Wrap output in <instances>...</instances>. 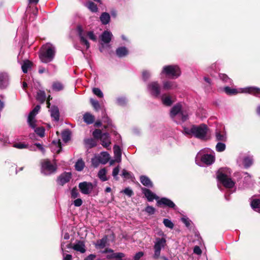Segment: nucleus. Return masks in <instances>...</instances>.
Wrapping results in <instances>:
<instances>
[{"label": "nucleus", "instance_id": "obj_1", "mask_svg": "<svg viewBox=\"0 0 260 260\" xmlns=\"http://www.w3.org/2000/svg\"><path fill=\"white\" fill-rule=\"evenodd\" d=\"M208 131V127L204 124L193 125L190 127H184L183 133L188 136L194 137L201 140L206 138Z\"/></svg>", "mask_w": 260, "mask_h": 260}, {"label": "nucleus", "instance_id": "obj_2", "mask_svg": "<svg viewBox=\"0 0 260 260\" xmlns=\"http://www.w3.org/2000/svg\"><path fill=\"white\" fill-rule=\"evenodd\" d=\"M209 149H204L200 151L196 157V163L200 166L203 165H210L213 164L215 160L214 156L211 154H209Z\"/></svg>", "mask_w": 260, "mask_h": 260}, {"label": "nucleus", "instance_id": "obj_3", "mask_svg": "<svg viewBox=\"0 0 260 260\" xmlns=\"http://www.w3.org/2000/svg\"><path fill=\"white\" fill-rule=\"evenodd\" d=\"M55 53V47L52 44L47 43L43 46L39 57L42 62L48 63L53 59Z\"/></svg>", "mask_w": 260, "mask_h": 260}, {"label": "nucleus", "instance_id": "obj_4", "mask_svg": "<svg viewBox=\"0 0 260 260\" xmlns=\"http://www.w3.org/2000/svg\"><path fill=\"white\" fill-rule=\"evenodd\" d=\"M223 90L226 94L230 95L236 94L238 93H248L255 95H260V89L255 87H248L236 89L226 86L224 88Z\"/></svg>", "mask_w": 260, "mask_h": 260}, {"label": "nucleus", "instance_id": "obj_5", "mask_svg": "<svg viewBox=\"0 0 260 260\" xmlns=\"http://www.w3.org/2000/svg\"><path fill=\"white\" fill-rule=\"evenodd\" d=\"M77 31L78 35L80 37V42L82 45H84L86 46V49H88L90 47L89 43L87 40L86 37H88L89 39L93 41H96L97 38L96 36L94 34L92 31H88L86 32H83L82 27L80 26L77 27Z\"/></svg>", "mask_w": 260, "mask_h": 260}, {"label": "nucleus", "instance_id": "obj_6", "mask_svg": "<svg viewBox=\"0 0 260 260\" xmlns=\"http://www.w3.org/2000/svg\"><path fill=\"white\" fill-rule=\"evenodd\" d=\"M171 117L177 120L176 118L185 121L188 119V115L182 110V107L180 104H177L172 107L170 111Z\"/></svg>", "mask_w": 260, "mask_h": 260}, {"label": "nucleus", "instance_id": "obj_7", "mask_svg": "<svg viewBox=\"0 0 260 260\" xmlns=\"http://www.w3.org/2000/svg\"><path fill=\"white\" fill-rule=\"evenodd\" d=\"M227 171L226 169H219L217 173V178L225 187L232 188L235 185V182L225 174Z\"/></svg>", "mask_w": 260, "mask_h": 260}, {"label": "nucleus", "instance_id": "obj_8", "mask_svg": "<svg viewBox=\"0 0 260 260\" xmlns=\"http://www.w3.org/2000/svg\"><path fill=\"white\" fill-rule=\"evenodd\" d=\"M181 72L177 66H165L161 71V74H165L166 76L172 79L177 78L180 75Z\"/></svg>", "mask_w": 260, "mask_h": 260}, {"label": "nucleus", "instance_id": "obj_9", "mask_svg": "<svg viewBox=\"0 0 260 260\" xmlns=\"http://www.w3.org/2000/svg\"><path fill=\"white\" fill-rule=\"evenodd\" d=\"M56 167L52 164L48 159L44 160L42 162L41 172L45 175H50L55 172Z\"/></svg>", "mask_w": 260, "mask_h": 260}, {"label": "nucleus", "instance_id": "obj_10", "mask_svg": "<svg viewBox=\"0 0 260 260\" xmlns=\"http://www.w3.org/2000/svg\"><path fill=\"white\" fill-rule=\"evenodd\" d=\"M166 245V240L164 238H156L154 245V253L153 257L158 258L160 254L161 249Z\"/></svg>", "mask_w": 260, "mask_h": 260}, {"label": "nucleus", "instance_id": "obj_11", "mask_svg": "<svg viewBox=\"0 0 260 260\" xmlns=\"http://www.w3.org/2000/svg\"><path fill=\"white\" fill-rule=\"evenodd\" d=\"M147 90L149 93L154 97H157L160 93V87L157 82L153 81L147 85Z\"/></svg>", "mask_w": 260, "mask_h": 260}, {"label": "nucleus", "instance_id": "obj_12", "mask_svg": "<svg viewBox=\"0 0 260 260\" xmlns=\"http://www.w3.org/2000/svg\"><path fill=\"white\" fill-rule=\"evenodd\" d=\"M40 109V106L39 105L36 106L35 108L30 112L27 121L29 126L32 128L36 127V122H37L35 119V116L38 114V112Z\"/></svg>", "mask_w": 260, "mask_h": 260}, {"label": "nucleus", "instance_id": "obj_13", "mask_svg": "<svg viewBox=\"0 0 260 260\" xmlns=\"http://www.w3.org/2000/svg\"><path fill=\"white\" fill-rule=\"evenodd\" d=\"M79 187L81 192L85 194H88L93 189V185L91 183L83 182L80 183L79 185Z\"/></svg>", "mask_w": 260, "mask_h": 260}, {"label": "nucleus", "instance_id": "obj_14", "mask_svg": "<svg viewBox=\"0 0 260 260\" xmlns=\"http://www.w3.org/2000/svg\"><path fill=\"white\" fill-rule=\"evenodd\" d=\"M10 78L5 72L0 73V88H6L9 84Z\"/></svg>", "mask_w": 260, "mask_h": 260}, {"label": "nucleus", "instance_id": "obj_15", "mask_svg": "<svg viewBox=\"0 0 260 260\" xmlns=\"http://www.w3.org/2000/svg\"><path fill=\"white\" fill-rule=\"evenodd\" d=\"M72 174L71 173H64L60 175L57 179V182L59 184L63 185L69 182L71 178Z\"/></svg>", "mask_w": 260, "mask_h": 260}, {"label": "nucleus", "instance_id": "obj_16", "mask_svg": "<svg viewBox=\"0 0 260 260\" xmlns=\"http://www.w3.org/2000/svg\"><path fill=\"white\" fill-rule=\"evenodd\" d=\"M101 144L102 146L106 148L110 147L111 144V140L109 134L104 133L101 137Z\"/></svg>", "mask_w": 260, "mask_h": 260}, {"label": "nucleus", "instance_id": "obj_17", "mask_svg": "<svg viewBox=\"0 0 260 260\" xmlns=\"http://www.w3.org/2000/svg\"><path fill=\"white\" fill-rule=\"evenodd\" d=\"M112 36L110 31L106 30L101 35L100 38L102 42L107 44L111 41Z\"/></svg>", "mask_w": 260, "mask_h": 260}, {"label": "nucleus", "instance_id": "obj_18", "mask_svg": "<svg viewBox=\"0 0 260 260\" xmlns=\"http://www.w3.org/2000/svg\"><path fill=\"white\" fill-rule=\"evenodd\" d=\"M142 191L149 201H152L154 199H158V197L150 190L147 188H143Z\"/></svg>", "mask_w": 260, "mask_h": 260}, {"label": "nucleus", "instance_id": "obj_19", "mask_svg": "<svg viewBox=\"0 0 260 260\" xmlns=\"http://www.w3.org/2000/svg\"><path fill=\"white\" fill-rule=\"evenodd\" d=\"M100 161L102 164H106L109 161L110 158V154L107 152H102L98 156Z\"/></svg>", "mask_w": 260, "mask_h": 260}, {"label": "nucleus", "instance_id": "obj_20", "mask_svg": "<svg viewBox=\"0 0 260 260\" xmlns=\"http://www.w3.org/2000/svg\"><path fill=\"white\" fill-rule=\"evenodd\" d=\"M157 204L159 205H164L170 208H174L175 206L172 201L165 198H161L160 200H158Z\"/></svg>", "mask_w": 260, "mask_h": 260}, {"label": "nucleus", "instance_id": "obj_21", "mask_svg": "<svg viewBox=\"0 0 260 260\" xmlns=\"http://www.w3.org/2000/svg\"><path fill=\"white\" fill-rule=\"evenodd\" d=\"M114 158H116V162H120L121 161V150L119 146L115 145L113 147Z\"/></svg>", "mask_w": 260, "mask_h": 260}, {"label": "nucleus", "instance_id": "obj_22", "mask_svg": "<svg viewBox=\"0 0 260 260\" xmlns=\"http://www.w3.org/2000/svg\"><path fill=\"white\" fill-rule=\"evenodd\" d=\"M128 53L127 48L125 47H118L116 50V55L119 57H123L127 55Z\"/></svg>", "mask_w": 260, "mask_h": 260}, {"label": "nucleus", "instance_id": "obj_23", "mask_svg": "<svg viewBox=\"0 0 260 260\" xmlns=\"http://www.w3.org/2000/svg\"><path fill=\"white\" fill-rule=\"evenodd\" d=\"M73 248L77 251H79L81 253H84L86 251L84 244L81 241H78L75 244L73 247Z\"/></svg>", "mask_w": 260, "mask_h": 260}, {"label": "nucleus", "instance_id": "obj_24", "mask_svg": "<svg viewBox=\"0 0 260 260\" xmlns=\"http://www.w3.org/2000/svg\"><path fill=\"white\" fill-rule=\"evenodd\" d=\"M51 149L53 152L59 153L61 151V143L60 140L58 141L55 142L53 141L51 144Z\"/></svg>", "mask_w": 260, "mask_h": 260}, {"label": "nucleus", "instance_id": "obj_25", "mask_svg": "<svg viewBox=\"0 0 260 260\" xmlns=\"http://www.w3.org/2000/svg\"><path fill=\"white\" fill-rule=\"evenodd\" d=\"M107 238L105 237L101 240L97 241L95 244V246L96 249H103L107 245Z\"/></svg>", "mask_w": 260, "mask_h": 260}, {"label": "nucleus", "instance_id": "obj_26", "mask_svg": "<svg viewBox=\"0 0 260 260\" xmlns=\"http://www.w3.org/2000/svg\"><path fill=\"white\" fill-rule=\"evenodd\" d=\"M177 87V84L175 82L166 81L163 82V88L165 90L173 89Z\"/></svg>", "mask_w": 260, "mask_h": 260}, {"label": "nucleus", "instance_id": "obj_27", "mask_svg": "<svg viewBox=\"0 0 260 260\" xmlns=\"http://www.w3.org/2000/svg\"><path fill=\"white\" fill-rule=\"evenodd\" d=\"M50 114L51 117L55 121H58L59 117V110L57 107L53 106L50 109Z\"/></svg>", "mask_w": 260, "mask_h": 260}, {"label": "nucleus", "instance_id": "obj_28", "mask_svg": "<svg viewBox=\"0 0 260 260\" xmlns=\"http://www.w3.org/2000/svg\"><path fill=\"white\" fill-rule=\"evenodd\" d=\"M140 181L143 185L147 187H152V183L150 179L146 176L140 177Z\"/></svg>", "mask_w": 260, "mask_h": 260}, {"label": "nucleus", "instance_id": "obj_29", "mask_svg": "<svg viewBox=\"0 0 260 260\" xmlns=\"http://www.w3.org/2000/svg\"><path fill=\"white\" fill-rule=\"evenodd\" d=\"M253 163L252 156H246L243 158V164L245 168L249 167Z\"/></svg>", "mask_w": 260, "mask_h": 260}, {"label": "nucleus", "instance_id": "obj_30", "mask_svg": "<svg viewBox=\"0 0 260 260\" xmlns=\"http://www.w3.org/2000/svg\"><path fill=\"white\" fill-rule=\"evenodd\" d=\"M162 103L166 106H170L174 101L170 96L164 95L161 98Z\"/></svg>", "mask_w": 260, "mask_h": 260}, {"label": "nucleus", "instance_id": "obj_31", "mask_svg": "<svg viewBox=\"0 0 260 260\" xmlns=\"http://www.w3.org/2000/svg\"><path fill=\"white\" fill-rule=\"evenodd\" d=\"M251 206L253 209L255 211H259L260 210V200L254 199L251 202Z\"/></svg>", "mask_w": 260, "mask_h": 260}, {"label": "nucleus", "instance_id": "obj_32", "mask_svg": "<svg viewBox=\"0 0 260 260\" xmlns=\"http://www.w3.org/2000/svg\"><path fill=\"white\" fill-rule=\"evenodd\" d=\"M83 119L87 124H91L93 122L94 118L93 116L90 113H86L83 116Z\"/></svg>", "mask_w": 260, "mask_h": 260}, {"label": "nucleus", "instance_id": "obj_33", "mask_svg": "<svg viewBox=\"0 0 260 260\" xmlns=\"http://www.w3.org/2000/svg\"><path fill=\"white\" fill-rule=\"evenodd\" d=\"M100 19L103 24H107L109 22L110 17L108 13H103L100 17Z\"/></svg>", "mask_w": 260, "mask_h": 260}, {"label": "nucleus", "instance_id": "obj_34", "mask_svg": "<svg viewBox=\"0 0 260 260\" xmlns=\"http://www.w3.org/2000/svg\"><path fill=\"white\" fill-rule=\"evenodd\" d=\"M84 167L85 164L82 159H78L75 165V169L78 171H81Z\"/></svg>", "mask_w": 260, "mask_h": 260}, {"label": "nucleus", "instance_id": "obj_35", "mask_svg": "<svg viewBox=\"0 0 260 260\" xmlns=\"http://www.w3.org/2000/svg\"><path fill=\"white\" fill-rule=\"evenodd\" d=\"M107 171L104 168L100 170L98 173V176L100 179L103 181H105L108 180V178L106 176Z\"/></svg>", "mask_w": 260, "mask_h": 260}, {"label": "nucleus", "instance_id": "obj_36", "mask_svg": "<svg viewBox=\"0 0 260 260\" xmlns=\"http://www.w3.org/2000/svg\"><path fill=\"white\" fill-rule=\"evenodd\" d=\"M31 62L29 60H25L22 65V70L24 73H26L29 69L31 68Z\"/></svg>", "mask_w": 260, "mask_h": 260}, {"label": "nucleus", "instance_id": "obj_37", "mask_svg": "<svg viewBox=\"0 0 260 260\" xmlns=\"http://www.w3.org/2000/svg\"><path fill=\"white\" fill-rule=\"evenodd\" d=\"M37 99L41 103H43L46 99L45 93L44 91L39 90L37 92Z\"/></svg>", "mask_w": 260, "mask_h": 260}, {"label": "nucleus", "instance_id": "obj_38", "mask_svg": "<svg viewBox=\"0 0 260 260\" xmlns=\"http://www.w3.org/2000/svg\"><path fill=\"white\" fill-rule=\"evenodd\" d=\"M71 137V133L69 130H66L62 133V139L64 142H68Z\"/></svg>", "mask_w": 260, "mask_h": 260}, {"label": "nucleus", "instance_id": "obj_39", "mask_svg": "<svg viewBox=\"0 0 260 260\" xmlns=\"http://www.w3.org/2000/svg\"><path fill=\"white\" fill-rule=\"evenodd\" d=\"M86 6L92 12H96L98 11L96 5L91 2L87 3Z\"/></svg>", "mask_w": 260, "mask_h": 260}, {"label": "nucleus", "instance_id": "obj_40", "mask_svg": "<svg viewBox=\"0 0 260 260\" xmlns=\"http://www.w3.org/2000/svg\"><path fill=\"white\" fill-rule=\"evenodd\" d=\"M216 139L217 141H225L226 137L224 133H221L220 132H217L216 133Z\"/></svg>", "mask_w": 260, "mask_h": 260}, {"label": "nucleus", "instance_id": "obj_41", "mask_svg": "<svg viewBox=\"0 0 260 260\" xmlns=\"http://www.w3.org/2000/svg\"><path fill=\"white\" fill-rule=\"evenodd\" d=\"M101 252L107 253V258L108 259H111L114 258L115 253H114L113 250L111 249L107 248L105 250L101 251Z\"/></svg>", "mask_w": 260, "mask_h": 260}, {"label": "nucleus", "instance_id": "obj_42", "mask_svg": "<svg viewBox=\"0 0 260 260\" xmlns=\"http://www.w3.org/2000/svg\"><path fill=\"white\" fill-rule=\"evenodd\" d=\"M63 85L60 82H54L52 84V88L55 91H60L63 89Z\"/></svg>", "mask_w": 260, "mask_h": 260}, {"label": "nucleus", "instance_id": "obj_43", "mask_svg": "<svg viewBox=\"0 0 260 260\" xmlns=\"http://www.w3.org/2000/svg\"><path fill=\"white\" fill-rule=\"evenodd\" d=\"M85 144L89 148L96 145V142L92 139H88L85 140Z\"/></svg>", "mask_w": 260, "mask_h": 260}, {"label": "nucleus", "instance_id": "obj_44", "mask_svg": "<svg viewBox=\"0 0 260 260\" xmlns=\"http://www.w3.org/2000/svg\"><path fill=\"white\" fill-rule=\"evenodd\" d=\"M37 124H36V127L34 128L35 132L40 137H42L44 136V128L42 127L36 128Z\"/></svg>", "mask_w": 260, "mask_h": 260}, {"label": "nucleus", "instance_id": "obj_45", "mask_svg": "<svg viewBox=\"0 0 260 260\" xmlns=\"http://www.w3.org/2000/svg\"><path fill=\"white\" fill-rule=\"evenodd\" d=\"M225 149V145L222 143H218L216 146V149L218 152L223 151Z\"/></svg>", "mask_w": 260, "mask_h": 260}, {"label": "nucleus", "instance_id": "obj_46", "mask_svg": "<svg viewBox=\"0 0 260 260\" xmlns=\"http://www.w3.org/2000/svg\"><path fill=\"white\" fill-rule=\"evenodd\" d=\"M92 91L93 93L96 95L99 98H103V93L100 89L98 88H93L92 89Z\"/></svg>", "mask_w": 260, "mask_h": 260}, {"label": "nucleus", "instance_id": "obj_47", "mask_svg": "<svg viewBox=\"0 0 260 260\" xmlns=\"http://www.w3.org/2000/svg\"><path fill=\"white\" fill-rule=\"evenodd\" d=\"M164 224L165 225L169 228L173 229L174 227V224L173 222L168 219H165L163 221Z\"/></svg>", "mask_w": 260, "mask_h": 260}, {"label": "nucleus", "instance_id": "obj_48", "mask_svg": "<svg viewBox=\"0 0 260 260\" xmlns=\"http://www.w3.org/2000/svg\"><path fill=\"white\" fill-rule=\"evenodd\" d=\"M28 145L23 143H18L14 144L13 147L18 149H25L27 148Z\"/></svg>", "mask_w": 260, "mask_h": 260}, {"label": "nucleus", "instance_id": "obj_49", "mask_svg": "<svg viewBox=\"0 0 260 260\" xmlns=\"http://www.w3.org/2000/svg\"><path fill=\"white\" fill-rule=\"evenodd\" d=\"M117 103L120 106L124 105L126 103V100L124 97H120L117 99Z\"/></svg>", "mask_w": 260, "mask_h": 260}, {"label": "nucleus", "instance_id": "obj_50", "mask_svg": "<svg viewBox=\"0 0 260 260\" xmlns=\"http://www.w3.org/2000/svg\"><path fill=\"white\" fill-rule=\"evenodd\" d=\"M91 162L93 166L94 167H97L99 164L101 163L100 161V159L99 157L97 156H95L91 159Z\"/></svg>", "mask_w": 260, "mask_h": 260}, {"label": "nucleus", "instance_id": "obj_51", "mask_svg": "<svg viewBox=\"0 0 260 260\" xmlns=\"http://www.w3.org/2000/svg\"><path fill=\"white\" fill-rule=\"evenodd\" d=\"M125 256L124 253L121 252L115 253L114 255V258L116 260H122V258Z\"/></svg>", "mask_w": 260, "mask_h": 260}, {"label": "nucleus", "instance_id": "obj_52", "mask_svg": "<svg viewBox=\"0 0 260 260\" xmlns=\"http://www.w3.org/2000/svg\"><path fill=\"white\" fill-rule=\"evenodd\" d=\"M92 135L95 138H96V139L100 138L101 139V137L103 134H102V132L101 130L95 129L93 132Z\"/></svg>", "mask_w": 260, "mask_h": 260}, {"label": "nucleus", "instance_id": "obj_53", "mask_svg": "<svg viewBox=\"0 0 260 260\" xmlns=\"http://www.w3.org/2000/svg\"><path fill=\"white\" fill-rule=\"evenodd\" d=\"M90 103L95 109L98 110L100 109V106L97 101L93 99H90Z\"/></svg>", "mask_w": 260, "mask_h": 260}, {"label": "nucleus", "instance_id": "obj_54", "mask_svg": "<svg viewBox=\"0 0 260 260\" xmlns=\"http://www.w3.org/2000/svg\"><path fill=\"white\" fill-rule=\"evenodd\" d=\"M220 78L226 83H231V80L225 74H220L219 75Z\"/></svg>", "mask_w": 260, "mask_h": 260}, {"label": "nucleus", "instance_id": "obj_55", "mask_svg": "<svg viewBox=\"0 0 260 260\" xmlns=\"http://www.w3.org/2000/svg\"><path fill=\"white\" fill-rule=\"evenodd\" d=\"M150 73L147 71H144L142 72V77L144 80H146L150 77Z\"/></svg>", "mask_w": 260, "mask_h": 260}, {"label": "nucleus", "instance_id": "obj_56", "mask_svg": "<svg viewBox=\"0 0 260 260\" xmlns=\"http://www.w3.org/2000/svg\"><path fill=\"white\" fill-rule=\"evenodd\" d=\"M145 211L149 214H153L155 212V209L151 206H147L145 209Z\"/></svg>", "mask_w": 260, "mask_h": 260}, {"label": "nucleus", "instance_id": "obj_57", "mask_svg": "<svg viewBox=\"0 0 260 260\" xmlns=\"http://www.w3.org/2000/svg\"><path fill=\"white\" fill-rule=\"evenodd\" d=\"M144 255L143 252H139L137 253L134 257V260H141V258Z\"/></svg>", "mask_w": 260, "mask_h": 260}, {"label": "nucleus", "instance_id": "obj_58", "mask_svg": "<svg viewBox=\"0 0 260 260\" xmlns=\"http://www.w3.org/2000/svg\"><path fill=\"white\" fill-rule=\"evenodd\" d=\"M79 196V192L76 188H73L71 191L72 198L75 199Z\"/></svg>", "mask_w": 260, "mask_h": 260}, {"label": "nucleus", "instance_id": "obj_59", "mask_svg": "<svg viewBox=\"0 0 260 260\" xmlns=\"http://www.w3.org/2000/svg\"><path fill=\"white\" fill-rule=\"evenodd\" d=\"M119 172V167L118 166L117 167H115L112 172V175L113 176L117 179V176Z\"/></svg>", "mask_w": 260, "mask_h": 260}, {"label": "nucleus", "instance_id": "obj_60", "mask_svg": "<svg viewBox=\"0 0 260 260\" xmlns=\"http://www.w3.org/2000/svg\"><path fill=\"white\" fill-rule=\"evenodd\" d=\"M181 220L186 226L188 227L190 225V221L188 218L183 217L181 218Z\"/></svg>", "mask_w": 260, "mask_h": 260}, {"label": "nucleus", "instance_id": "obj_61", "mask_svg": "<svg viewBox=\"0 0 260 260\" xmlns=\"http://www.w3.org/2000/svg\"><path fill=\"white\" fill-rule=\"evenodd\" d=\"M82 204V201L81 199H77L74 201V204L76 207L80 206Z\"/></svg>", "mask_w": 260, "mask_h": 260}, {"label": "nucleus", "instance_id": "obj_62", "mask_svg": "<svg viewBox=\"0 0 260 260\" xmlns=\"http://www.w3.org/2000/svg\"><path fill=\"white\" fill-rule=\"evenodd\" d=\"M123 192L126 195L128 196L129 197H131L132 194H133V191L128 188H125L123 191Z\"/></svg>", "mask_w": 260, "mask_h": 260}, {"label": "nucleus", "instance_id": "obj_63", "mask_svg": "<svg viewBox=\"0 0 260 260\" xmlns=\"http://www.w3.org/2000/svg\"><path fill=\"white\" fill-rule=\"evenodd\" d=\"M193 252L194 253H195L196 254H197L198 255H200L202 253V250L201 249H200V248L199 247V246H195L194 249H193Z\"/></svg>", "mask_w": 260, "mask_h": 260}, {"label": "nucleus", "instance_id": "obj_64", "mask_svg": "<svg viewBox=\"0 0 260 260\" xmlns=\"http://www.w3.org/2000/svg\"><path fill=\"white\" fill-rule=\"evenodd\" d=\"M95 257L96 256L94 254H90L85 259L86 260H93Z\"/></svg>", "mask_w": 260, "mask_h": 260}]
</instances>
